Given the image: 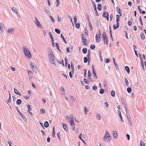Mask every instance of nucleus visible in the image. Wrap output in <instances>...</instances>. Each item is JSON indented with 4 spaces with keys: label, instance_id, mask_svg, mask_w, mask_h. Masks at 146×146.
<instances>
[{
    "label": "nucleus",
    "instance_id": "37",
    "mask_svg": "<svg viewBox=\"0 0 146 146\" xmlns=\"http://www.w3.org/2000/svg\"><path fill=\"white\" fill-rule=\"evenodd\" d=\"M75 27L77 29H79L80 28V24L78 23H76L75 24Z\"/></svg>",
    "mask_w": 146,
    "mask_h": 146
},
{
    "label": "nucleus",
    "instance_id": "59",
    "mask_svg": "<svg viewBox=\"0 0 146 146\" xmlns=\"http://www.w3.org/2000/svg\"><path fill=\"white\" fill-rule=\"evenodd\" d=\"M27 72L29 74V76H30V74H33V72L30 70H27Z\"/></svg>",
    "mask_w": 146,
    "mask_h": 146
},
{
    "label": "nucleus",
    "instance_id": "52",
    "mask_svg": "<svg viewBox=\"0 0 146 146\" xmlns=\"http://www.w3.org/2000/svg\"><path fill=\"white\" fill-rule=\"evenodd\" d=\"M49 17L50 18L51 21L52 23H54V20L53 19L51 15L49 16Z\"/></svg>",
    "mask_w": 146,
    "mask_h": 146
},
{
    "label": "nucleus",
    "instance_id": "15",
    "mask_svg": "<svg viewBox=\"0 0 146 146\" xmlns=\"http://www.w3.org/2000/svg\"><path fill=\"white\" fill-rule=\"evenodd\" d=\"M14 92L15 93L20 96H21V94L19 92V91L15 88H14Z\"/></svg>",
    "mask_w": 146,
    "mask_h": 146
},
{
    "label": "nucleus",
    "instance_id": "49",
    "mask_svg": "<svg viewBox=\"0 0 146 146\" xmlns=\"http://www.w3.org/2000/svg\"><path fill=\"white\" fill-rule=\"evenodd\" d=\"M96 117L97 119L98 120H99L100 119L101 117H100V116L99 114H96Z\"/></svg>",
    "mask_w": 146,
    "mask_h": 146
},
{
    "label": "nucleus",
    "instance_id": "6",
    "mask_svg": "<svg viewBox=\"0 0 146 146\" xmlns=\"http://www.w3.org/2000/svg\"><path fill=\"white\" fill-rule=\"evenodd\" d=\"M55 58H56L55 56H52L49 58L50 61V62L55 65L56 64L55 62Z\"/></svg>",
    "mask_w": 146,
    "mask_h": 146
},
{
    "label": "nucleus",
    "instance_id": "14",
    "mask_svg": "<svg viewBox=\"0 0 146 146\" xmlns=\"http://www.w3.org/2000/svg\"><path fill=\"white\" fill-rule=\"evenodd\" d=\"M108 15H109V14L108 12L106 11H104L102 15V16L103 17L105 18Z\"/></svg>",
    "mask_w": 146,
    "mask_h": 146
},
{
    "label": "nucleus",
    "instance_id": "16",
    "mask_svg": "<svg viewBox=\"0 0 146 146\" xmlns=\"http://www.w3.org/2000/svg\"><path fill=\"white\" fill-rule=\"evenodd\" d=\"M118 113L119 117L121 119V121L123 122V120L121 114V112L120 111L118 110Z\"/></svg>",
    "mask_w": 146,
    "mask_h": 146
},
{
    "label": "nucleus",
    "instance_id": "10",
    "mask_svg": "<svg viewBox=\"0 0 146 146\" xmlns=\"http://www.w3.org/2000/svg\"><path fill=\"white\" fill-rule=\"evenodd\" d=\"M112 134L114 138L116 139L117 138V132L116 131H113Z\"/></svg>",
    "mask_w": 146,
    "mask_h": 146
},
{
    "label": "nucleus",
    "instance_id": "41",
    "mask_svg": "<svg viewBox=\"0 0 146 146\" xmlns=\"http://www.w3.org/2000/svg\"><path fill=\"white\" fill-rule=\"evenodd\" d=\"M104 90L103 89L101 88L100 91H99V92L100 94H104Z\"/></svg>",
    "mask_w": 146,
    "mask_h": 146
},
{
    "label": "nucleus",
    "instance_id": "11",
    "mask_svg": "<svg viewBox=\"0 0 146 146\" xmlns=\"http://www.w3.org/2000/svg\"><path fill=\"white\" fill-rule=\"evenodd\" d=\"M116 26L115 25H113V28L114 30H115L118 28L119 27V22H116Z\"/></svg>",
    "mask_w": 146,
    "mask_h": 146
},
{
    "label": "nucleus",
    "instance_id": "29",
    "mask_svg": "<svg viewBox=\"0 0 146 146\" xmlns=\"http://www.w3.org/2000/svg\"><path fill=\"white\" fill-rule=\"evenodd\" d=\"M69 120H70V121H73L74 120L73 115L72 114H71L70 115Z\"/></svg>",
    "mask_w": 146,
    "mask_h": 146
},
{
    "label": "nucleus",
    "instance_id": "4",
    "mask_svg": "<svg viewBox=\"0 0 146 146\" xmlns=\"http://www.w3.org/2000/svg\"><path fill=\"white\" fill-rule=\"evenodd\" d=\"M31 67L34 72H36L37 70L35 64L33 62H31L30 64Z\"/></svg>",
    "mask_w": 146,
    "mask_h": 146
},
{
    "label": "nucleus",
    "instance_id": "22",
    "mask_svg": "<svg viewBox=\"0 0 146 146\" xmlns=\"http://www.w3.org/2000/svg\"><path fill=\"white\" fill-rule=\"evenodd\" d=\"M97 8L99 11H101L102 9V5L100 4H98V5Z\"/></svg>",
    "mask_w": 146,
    "mask_h": 146
},
{
    "label": "nucleus",
    "instance_id": "56",
    "mask_svg": "<svg viewBox=\"0 0 146 146\" xmlns=\"http://www.w3.org/2000/svg\"><path fill=\"white\" fill-rule=\"evenodd\" d=\"M86 17L87 21H88V23L90 22V19L88 15L87 14H86Z\"/></svg>",
    "mask_w": 146,
    "mask_h": 146
},
{
    "label": "nucleus",
    "instance_id": "5",
    "mask_svg": "<svg viewBox=\"0 0 146 146\" xmlns=\"http://www.w3.org/2000/svg\"><path fill=\"white\" fill-rule=\"evenodd\" d=\"M91 1L92 4L94 8V10L97 16H99V14L97 12L96 4L92 0H91Z\"/></svg>",
    "mask_w": 146,
    "mask_h": 146
},
{
    "label": "nucleus",
    "instance_id": "7",
    "mask_svg": "<svg viewBox=\"0 0 146 146\" xmlns=\"http://www.w3.org/2000/svg\"><path fill=\"white\" fill-rule=\"evenodd\" d=\"M35 18L36 20L35 21V22L37 26L38 27H41L42 28V27L40 25L38 19L36 17H35Z\"/></svg>",
    "mask_w": 146,
    "mask_h": 146
},
{
    "label": "nucleus",
    "instance_id": "2",
    "mask_svg": "<svg viewBox=\"0 0 146 146\" xmlns=\"http://www.w3.org/2000/svg\"><path fill=\"white\" fill-rule=\"evenodd\" d=\"M23 49L25 56L28 58H31L32 55L29 50L26 48H24V47H23Z\"/></svg>",
    "mask_w": 146,
    "mask_h": 146
},
{
    "label": "nucleus",
    "instance_id": "47",
    "mask_svg": "<svg viewBox=\"0 0 146 146\" xmlns=\"http://www.w3.org/2000/svg\"><path fill=\"white\" fill-rule=\"evenodd\" d=\"M88 80L90 82H92L93 81L91 77L90 76H88Z\"/></svg>",
    "mask_w": 146,
    "mask_h": 146
},
{
    "label": "nucleus",
    "instance_id": "42",
    "mask_svg": "<svg viewBox=\"0 0 146 146\" xmlns=\"http://www.w3.org/2000/svg\"><path fill=\"white\" fill-rule=\"evenodd\" d=\"M74 22L75 24L77 22V18L76 15H74Z\"/></svg>",
    "mask_w": 146,
    "mask_h": 146
},
{
    "label": "nucleus",
    "instance_id": "46",
    "mask_svg": "<svg viewBox=\"0 0 146 146\" xmlns=\"http://www.w3.org/2000/svg\"><path fill=\"white\" fill-rule=\"evenodd\" d=\"M139 21L140 22L141 25H143V22L142 20L141 17V16L139 17Z\"/></svg>",
    "mask_w": 146,
    "mask_h": 146
},
{
    "label": "nucleus",
    "instance_id": "53",
    "mask_svg": "<svg viewBox=\"0 0 146 146\" xmlns=\"http://www.w3.org/2000/svg\"><path fill=\"white\" fill-rule=\"evenodd\" d=\"M0 29L2 32L4 31L1 24L0 23Z\"/></svg>",
    "mask_w": 146,
    "mask_h": 146
},
{
    "label": "nucleus",
    "instance_id": "12",
    "mask_svg": "<svg viewBox=\"0 0 146 146\" xmlns=\"http://www.w3.org/2000/svg\"><path fill=\"white\" fill-rule=\"evenodd\" d=\"M62 124L63 128L64 130L66 131L67 132L68 130L66 125L65 124L63 123H62Z\"/></svg>",
    "mask_w": 146,
    "mask_h": 146
},
{
    "label": "nucleus",
    "instance_id": "17",
    "mask_svg": "<svg viewBox=\"0 0 146 146\" xmlns=\"http://www.w3.org/2000/svg\"><path fill=\"white\" fill-rule=\"evenodd\" d=\"M113 62L115 65V66L117 70H119V68L117 64V63H116L115 60V59L114 58H113Z\"/></svg>",
    "mask_w": 146,
    "mask_h": 146
},
{
    "label": "nucleus",
    "instance_id": "25",
    "mask_svg": "<svg viewBox=\"0 0 146 146\" xmlns=\"http://www.w3.org/2000/svg\"><path fill=\"white\" fill-rule=\"evenodd\" d=\"M11 9L12 10L15 12L17 15H18V13L17 12V10L15 7H13Z\"/></svg>",
    "mask_w": 146,
    "mask_h": 146
},
{
    "label": "nucleus",
    "instance_id": "36",
    "mask_svg": "<svg viewBox=\"0 0 146 146\" xmlns=\"http://www.w3.org/2000/svg\"><path fill=\"white\" fill-rule=\"evenodd\" d=\"M125 80L126 86H129V83L127 79L126 78H125Z\"/></svg>",
    "mask_w": 146,
    "mask_h": 146
},
{
    "label": "nucleus",
    "instance_id": "39",
    "mask_svg": "<svg viewBox=\"0 0 146 146\" xmlns=\"http://www.w3.org/2000/svg\"><path fill=\"white\" fill-rule=\"evenodd\" d=\"M83 81L84 82L88 84H90L89 82H88V80H87V79L86 78H84L83 79Z\"/></svg>",
    "mask_w": 146,
    "mask_h": 146
},
{
    "label": "nucleus",
    "instance_id": "64",
    "mask_svg": "<svg viewBox=\"0 0 146 146\" xmlns=\"http://www.w3.org/2000/svg\"><path fill=\"white\" fill-rule=\"evenodd\" d=\"M110 60L109 59L107 58L106 59L105 62L106 63H108L110 62Z\"/></svg>",
    "mask_w": 146,
    "mask_h": 146
},
{
    "label": "nucleus",
    "instance_id": "26",
    "mask_svg": "<svg viewBox=\"0 0 146 146\" xmlns=\"http://www.w3.org/2000/svg\"><path fill=\"white\" fill-rule=\"evenodd\" d=\"M125 69L127 73L130 72V69L129 67L127 66H126L125 67Z\"/></svg>",
    "mask_w": 146,
    "mask_h": 146
},
{
    "label": "nucleus",
    "instance_id": "31",
    "mask_svg": "<svg viewBox=\"0 0 146 146\" xmlns=\"http://www.w3.org/2000/svg\"><path fill=\"white\" fill-rule=\"evenodd\" d=\"M140 36L142 39L144 40L145 39V36L143 33H140Z\"/></svg>",
    "mask_w": 146,
    "mask_h": 146
},
{
    "label": "nucleus",
    "instance_id": "24",
    "mask_svg": "<svg viewBox=\"0 0 146 146\" xmlns=\"http://www.w3.org/2000/svg\"><path fill=\"white\" fill-rule=\"evenodd\" d=\"M22 103V101L20 99H18L16 101V103L17 105H20Z\"/></svg>",
    "mask_w": 146,
    "mask_h": 146
},
{
    "label": "nucleus",
    "instance_id": "62",
    "mask_svg": "<svg viewBox=\"0 0 146 146\" xmlns=\"http://www.w3.org/2000/svg\"><path fill=\"white\" fill-rule=\"evenodd\" d=\"M11 99L9 98L6 101V102L7 103H10L11 102Z\"/></svg>",
    "mask_w": 146,
    "mask_h": 146
},
{
    "label": "nucleus",
    "instance_id": "43",
    "mask_svg": "<svg viewBox=\"0 0 146 146\" xmlns=\"http://www.w3.org/2000/svg\"><path fill=\"white\" fill-rule=\"evenodd\" d=\"M84 34L85 36L88 35V31L86 28L84 30Z\"/></svg>",
    "mask_w": 146,
    "mask_h": 146
},
{
    "label": "nucleus",
    "instance_id": "57",
    "mask_svg": "<svg viewBox=\"0 0 146 146\" xmlns=\"http://www.w3.org/2000/svg\"><path fill=\"white\" fill-rule=\"evenodd\" d=\"M88 111L87 109V108L86 107H85L84 108V113L86 115L87 114V112Z\"/></svg>",
    "mask_w": 146,
    "mask_h": 146
},
{
    "label": "nucleus",
    "instance_id": "23",
    "mask_svg": "<svg viewBox=\"0 0 146 146\" xmlns=\"http://www.w3.org/2000/svg\"><path fill=\"white\" fill-rule=\"evenodd\" d=\"M27 106L28 109V110L27 111H31L32 110V108L31 107L30 105L28 104H27Z\"/></svg>",
    "mask_w": 146,
    "mask_h": 146
},
{
    "label": "nucleus",
    "instance_id": "63",
    "mask_svg": "<svg viewBox=\"0 0 146 146\" xmlns=\"http://www.w3.org/2000/svg\"><path fill=\"white\" fill-rule=\"evenodd\" d=\"M23 97L26 100H27L29 98H30V96H24Z\"/></svg>",
    "mask_w": 146,
    "mask_h": 146
},
{
    "label": "nucleus",
    "instance_id": "38",
    "mask_svg": "<svg viewBox=\"0 0 146 146\" xmlns=\"http://www.w3.org/2000/svg\"><path fill=\"white\" fill-rule=\"evenodd\" d=\"M127 92L128 93H130L131 92L132 90L131 88L128 87L127 88Z\"/></svg>",
    "mask_w": 146,
    "mask_h": 146
},
{
    "label": "nucleus",
    "instance_id": "1",
    "mask_svg": "<svg viewBox=\"0 0 146 146\" xmlns=\"http://www.w3.org/2000/svg\"><path fill=\"white\" fill-rule=\"evenodd\" d=\"M105 134L103 137V140L106 142H109L111 140V137L107 130L105 131Z\"/></svg>",
    "mask_w": 146,
    "mask_h": 146
},
{
    "label": "nucleus",
    "instance_id": "58",
    "mask_svg": "<svg viewBox=\"0 0 146 146\" xmlns=\"http://www.w3.org/2000/svg\"><path fill=\"white\" fill-rule=\"evenodd\" d=\"M104 87H105L107 86V82L106 80H104Z\"/></svg>",
    "mask_w": 146,
    "mask_h": 146
},
{
    "label": "nucleus",
    "instance_id": "44",
    "mask_svg": "<svg viewBox=\"0 0 146 146\" xmlns=\"http://www.w3.org/2000/svg\"><path fill=\"white\" fill-rule=\"evenodd\" d=\"M61 91L62 92V94L63 95H64V90L63 87H61L60 89Z\"/></svg>",
    "mask_w": 146,
    "mask_h": 146
},
{
    "label": "nucleus",
    "instance_id": "9",
    "mask_svg": "<svg viewBox=\"0 0 146 146\" xmlns=\"http://www.w3.org/2000/svg\"><path fill=\"white\" fill-rule=\"evenodd\" d=\"M92 73L93 74V76L94 77H95L96 78H97V77L96 76V73L95 71L94 68V66L93 65H92Z\"/></svg>",
    "mask_w": 146,
    "mask_h": 146
},
{
    "label": "nucleus",
    "instance_id": "35",
    "mask_svg": "<svg viewBox=\"0 0 146 146\" xmlns=\"http://www.w3.org/2000/svg\"><path fill=\"white\" fill-rule=\"evenodd\" d=\"M115 92L113 90H112L111 91V95L112 97H114L115 96Z\"/></svg>",
    "mask_w": 146,
    "mask_h": 146
},
{
    "label": "nucleus",
    "instance_id": "8",
    "mask_svg": "<svg viewBox=\"0 0 146 146\" xmlns=\"http://www.w3.org/2000/svg\"><path fill=\"white\" fill-rule=\"evenodd\" d=\"M69 122L71 126L72 129L73 131H74L75 130V126L74 123L73 121L69 120Z\"/></svg>",
    "mask_w": 146,
    "mask_h": 146
},
{
    "label": "nucleus",
    "instance_id": "13",
    "mask_svg": "<svg viewBox=\"0 0 146 146\" xmlns=\"http://www.w3.org/2000/svg\"><path fill=\"white\" fill-rule=\"evenodd\" d=\"M116 10L118 13L119 14L120 16H121L122 13L121 9L119 7H117L116 8Z\"/></svg>",
    "mask_w": 146,
    "mask_h": 146
},
{
    "label": "nucleus",
    "instance_id": "32",
    "mask_svg": "<svg viewBox=\"0 0 146 146\" xmlns=\"http://www.w3.org/2000/svg\"><path fill=\"white\" fill-rule=\"evenodd\" d=\"M87 51V48H83L82 50L83 53L84 54H86Z\"/></svg>",
    "mask_w": 146,
    "mask_h": 146
},
{
    "label": "nucleus",
    "instance_id": "18",
    "mask_svg": "<svg viewBox=\"0 0 146 146\" xmlns=\"http://www.w3.org/2000/svg\"><path fill=\"white\" fill-rule=\"evenodd\" d=\"M102 38L103 39H104V38H107V37L106 35V33L104 32L102 34Z\"/></svg>",
    "mask_w": 146,
    "mask_h": 146
},
{
    "label": "nucleus",
    "instance_id": "27",
    "mask_svg": "<svg viewBox=\"0 0 146 146\" xmlns=\"http://www.w3.org/2000/svg\"><path fill=\"white\" fill-rule=\"evenodd\" d=\"M20 115L23 118V119L26 122L27 121V119L25 117V115L23 114L22 113H21V114H20Z\"/></svg>",
    "mask_w": 146,
    "mask_h": 146
},
{
    "label": "nucleus",
    "instance_id": "33",
    "mask_svg": "<svg viewBox=\"0 0 146 146\" xmlns=\"http://www.w3.org/2000/svg\"><path fill=\"white\" fill-rule=\"evenodd\" d=\"M108 38H104V39H103L104 43V44L106 43L107 45H108V40H107Z\"/></svg>",
    "mask_w": 146,
    "mask_h": 146
},
{
    "label": "nucleus",
    "instance_id": "28",
    "mask_svg": "<svg viewBox=\"0 0 146 146\" xmlns=\"http://www.w3.org/2000/svg\"><path fill=\"white\" fill-rule=\"evenodd\" d=\"M140 146H145V143L143 142V140H140Z\"/></svg>",
    "mask_w": 146,
    "mask_h": 146
},
{
    "label": "nucleus",
    "instance_id": "50",
    "mask_svg": "<svg viewBox=\"0 0 146 146\" xmlns=\"http://www.w3.org/2000/svg\"><path fill=\"white\" fill-rule=\"evenodd\" d=\"M48 35L51 38V40L53 39V37L50 32H49L48 33Z\"/></svg>",
    "mask_w": 146,
    "mask_h": 146
},
{
    "label": "nucleus",
    "instance_id": "21",
    "mask_svg": "<svg viewBox=\"0 0 146 146\" xmlns=\"http://www.w3.org/2000/svg\"><path fill=\"white\" fill-rule=\"evenodd\" d=\"M49 125V124L48 122L47 121H46L44 122V126L45 127H48Z\"/></svg>",
    "mask_w": 146,
    "mask_h": 146
},
{
    "label": "nucleus",
    "instance_id": "30",
    "mask_svg": "<svg viewBox=\"0 0 146 146\" xmlns=\"http://www.w3.org/2000/svg\"><path fill=\"white\" fill-rule=\"evenodd\" d=\"M14 31V29H13L10 28L8 29V31L9 33L12 34Z\"/></svg>",
    "mask_w": 146,
    "mask_h": 146
},
{
    "label": "nucleus",
    "instance_id": "34",
    "mask_svg": "<svg viewBox=\"0 0 146 146\" xmlns=\"http://www.w3.org/2000/svg\"><path fill=\"white\" fill-rule=\"evenodd\" d=\"M55 128L54 127H53V131L52 132V136L53 137H54L55 135Z\"/></svg>",
    "mask_w": 146,
    "mask_h": 146
},
{
    "label": "nucleus",
    "instance_id": "3",
    "mask_svg": "<svg viewBox=\"0 0 146 146\" xmlns=\"http://www.w3.org/2000/svg\"><path fill=\"white\" fill-rule=\"evenodd\" d=\"M101 32L100 30H99L98 32L96 35V40L97 43H99L100 40Z\"/></svg>",
    "mask_w": 146,
    "mask_h": 146
},
{
    "label": "nucleus",
    "instance_id": "20",
    "mask_svg": "<svg viewBox=\"0 0 146 146\" xmlns=\"http://www.w3.org/2000/svg\"><path fill=\"white\" fill-rule=\"evenodd\" d=\"M82 39L83 41H87L86 38L84 36V34L82 33L81 35Z\"/></svg>",
    "mask_w": 146,
    "mask_h": 146
},
{
    "label": "nucleus",
    "instance_id": "54",
    "mask_svg": "<svg viewBox=\"0 0 146 146\" xmlns=\"http://www.w3.org/2000/svg\"><path fill=\"white\" fill-rule=\"evenodd\" d=\"M45 112V110L43 108L41 109L40 110V112L42 114L44 113Z\"/></svg>",
    "mask_w": 146,
    "mask_h": 146
},
{
    "label": "nucleus",
    "instance_id": "60",
    "mask_svg": "<svg viewBox=\"0 0 146 146\" xmlns=\"http://www.w3.org/2000/svg\"><path fill=\"white\" fill-rule=\"evenodd\" d=\"M15 108H16V109L17 110V112L19 113V115L21 114V113L20 112V111H19V110H18L17 107L16 106H15Z\"/></svg>",
    "mask_w": 146,
    "mask_h": 146
},
{
    "label": "nucleus",
    "instance_id": "51",
    "mask_svg": "<svg viewBox=\"0 0 146 146\" xmlns=\"http://www.w3.org/2000/svg\"><path fill=\"white\" fill-rule=\"evenodd\" d=\"M95 48V46L94 45L92 44L90 46V48L92 50L94 49Z\"/></svg>",
    "mask_w": 146,
    "mask_h": 146
},
{
    "label": "nucleus",
    "instance_id": "55",
    "mask_svg": "<svg viewBox=\"0 0 146 146\" xmlns=\"http://www.w3.org/2000/svg\"><path fill=\"white\" fill-rule=\"evenodd\" d=\"M141 65L142 66V67L143 69L144 70H145V68H144V63H143V60H142V61L141 62Z\"/></svg>",
    "mask_w": 146,
    "mask_h": 146
},
{
    "label": "nucleus",
    "instance_id": "19",
    "mask_svg": "<svg viewBox=\"0 0 146 146\" xmlns=\"http://www.w3.org/2000/svg\"><path fill=\"white\" fill-rule=\"evenodd\" d=\"M71 68L72 70V74H74V66L73 64V63L72 62H71Z\"/></svg>",
    "mask_w": 146,
    "mask_h": 146
},
{
    "label": "nucleus",
    "instance_id": "61",
    "mask_svg": "<svg viewBox=\"0 0 146 146\" xmlns=\"http://www.w3.org/2000/svg\"><path fill=\"white\" fill-rule=\"evenodd\" d=\"M87 41H82V42L83 43V45H84V46H86L87 45Z\"/></svg>",
    "mask_w": 146,
    "mask_h": 146
},
{
    "label": "nucleus",
    "instance_id": "40",
    "mask_svg": "<svg viewBox=\"0 0 146 146\" xmlns=\"http://www.w3.org/2000/svg\"><path fill=\"white\" fill-rule=\"evenodd\" d=\"M55 32L57 34H59L60 33V30L58 29H55Z\"/></svg>",
    "mask_w": 146,
    "mask_h": 146
},
{
    "label": "nucleus",
    "instance_id": "45",
    "mask_svg": "<svg viewBox=\"0 0 146 146\" xmlns=\"http://www.w3.org/2000/svg\"><path fill=\"white\" fill-rule=\"evenodd\" d=\"M84 62L85 63H87L88 60V58L86 57H84Z\"/></svg>",
    "mask_w": 146,
    "mask_h": 146
},
{
    "label": "nucleus",
    "instance_id": "48",
    "mask_svg": "<svg viewBox=\"0 0 146 146\" xmlns=\"http://www.w3.org/2000/svg\"><path fill=\"white\" fill-rule=\"evenodd\" d=\"M95 21L96 22V23L97 26V27H99V23H98V21L97 19L96 18H95Z\"/></svg>",
    "mask_w": 146,
    "mask_h": 146
}]
</instances>
